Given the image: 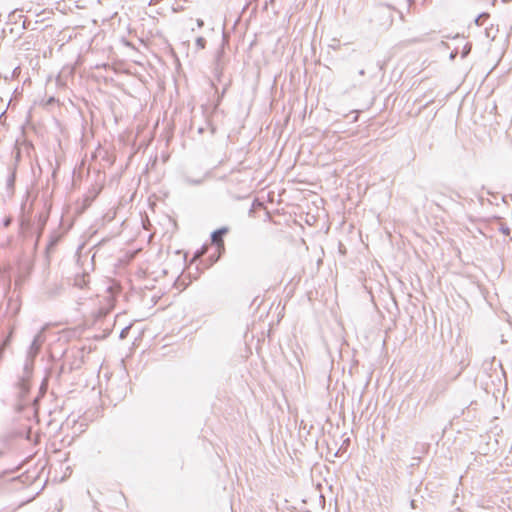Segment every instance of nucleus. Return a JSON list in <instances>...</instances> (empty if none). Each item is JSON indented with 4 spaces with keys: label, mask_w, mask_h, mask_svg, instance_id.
<instances>
[{
    "label": "nucleus",
    "mask_w": 512,
    "mask_h": 512,
    "mask_svg": "<svg viewBox=\"0 0 512 512\" xmlns=\"http://www.w3.org/2000/svg\"><path fill=\"white\" fill-rule=\"evenodd\" d=\"M228 232L227 228H221L212 234V241L217 244L219 248L224 246L223 235Z\"/></svg>",
    "instance_id": "obj_2"
},
{
    "label": "nucleus",
    "mask_w": 512,
    "mask_h": 512,
    "mask_svg": "<svg viewBox=\"0 0 512 512\" xmlns=\"http://www.w3.org/2000/svg\"><path fill=\"white\" fill-rule=\"evenodd\" d=\"M464 365H468L469 364V360L466 359L465 361H463Z\"/></svg>",
    "instance_id": "obj_4"
},
{
    "label": "nucleus",
    "mask_w": 512,
    "mask_h": 512,
    "mask_svg": "<svg viewBox=\"0 0 512 512\" xmlns=\"http://www.w3.org/2000/svg\"><path fill=\"white\" fill-rule=\"evenodd\" d=\"M206 252V247H203L199 252H197L194 256V259L200 258Z\"/></svg>",
    "instance_id": "obj_3"
},
{
    "label": "nucleus",
    "mask_w": 512,
    "mask_h": 512,
    "mask_svg": "<svg viewBox=\"0 0 512 512\" xmlns=\"http://www.w3.org/2000/svg\"><path fill=\"white\" fill-rule=\"evenodd\" d=\"M455 47L450 53V58H455L457 56L465 57L471 49V45L468 42L467 38L464 36L457 35L454 37Z\"/></svg>",
    "instance_id": "obj_1"
}]
</instances>
